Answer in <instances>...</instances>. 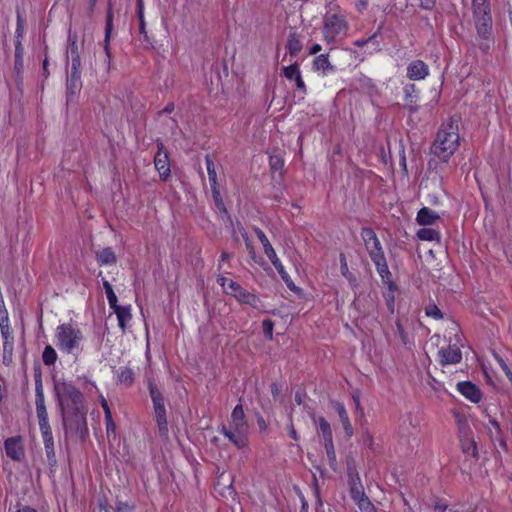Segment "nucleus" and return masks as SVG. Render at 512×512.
Segmentation results:
<instances>
[{"instance_id":"obj_1","label":"nucleus","mask_w":512,"mask_h":512,"mask_svg":"<svg viewBox=\"0 0 512 512\" xmlns=\"http://www.w3.org/2000/svg\"><path fill=\"white\" fill-rule=\"evenodd\" d=\"M55 392L64 429L87 434V407L83 393L71 382L57 383Z\"/></svg>"},{"instance_id":"obj_2","label":"nucleus","mask_w":512,"mask_h":512,"mask_svg":"<svg viewBox=\"0 0 512 512\" xmlns=\"http://www.w3.org/2000/svg\"><path fill=\"white\" fill-rule=\"evenodd\" d=\"M35 407L47 462L51 468H54L57 465L55 443L49 423L41 378L35 380Z\"/></svg>"},{"instance_id":"obj_3","label":"nucleus","mask_w":512,"mask_h":512,"mask_svg":"<svg viewBox=\"0 0 512 512\" xmlns=\"http://www.w3.org/2000/svg\"><path fill=\"white\" fill-rule=\"evenodd\" d=\"M459 119L451 117L440 127L432 145V153L443 161H447L459 146Z\"/></svg>"},{"instance_id":"obj_4","label":"nucleus","mask_w":512,"mask_h":512,"mask_svg":"<svg viewBox=\"0 0 512 512\" xmlns=\"http://www.w3.org/2000/svg\"><path fill=\"white\" fill-rule=\"evenodd\" d=\"M219 432L238 449H243L248 446L249 426L241 403L234 407L229 425H222Z\"/></svg>"},{"instance_id":"obj_5","label":"nucleus","mask_w":512,"mask_h":512,"mask_svg":"<svg viewBox=\"0 0 512 512\" xmlns=\"http://www.w3.org/2000/svg\"><path fill=\"white\" fill-rule=\"evenodd\" d=\"M347 30L348 24L339 5L328 4L322 28L324 39L327 43H336L346 35Z\"/></svg>"},{"instance_id":"obj_6","label":"nucleus","mask_w":512,"mask_h":512,"mask_svg":"<svg viewBox=\"0 0 512 512\" xmlns=\"http://www.w3.org/2000/svg\"><path fill=\"white\" fill-rule=\"evenodd\" d=\"M55 341L61 352L77 357L83 350L84 334L73 324L62 323L56 328Z\"/></svg>"},{"instance_id":"obj_7","label":"nucleus","mask_w":512,"mask_h":512,"mask_svg":"<svg viewBox=\"0 0 512 512\" xmlns=\"http://www.w3.org/2000/svg\"><path fill=\"white\" fill-rule=\"evenodd\" d=\"M458 432L463 453L478 459L477 444L472 436V431L466 420H458Z\"/></svg>"},{"instance_id":"obj_8","label":"nucleus","mask_w":512,"mask_h":512,"mask_svg":"<svg viewBox=\"0 0 512 512\" xmlns=\"http://www.w3.org/2000/svg\"><path fill=\"white\" fill-rule=\"evenodd\" d=\"M4 449L7 457L15 462H21L25 459L24 439L20 435L6 438Z\"/></svg>"},{"instance_id":"obj_9","label":"nucleus","mask_w":512,"mask_h":512,"mask_svg":"<svg viewBox=\"0 0 512 512\" xmlns=\"http://www.w3.org/2000/svg\"><path fill=\"white\" fill-rule=\"evenodd\" d=\"M361 237L365 243L366 250L368 251L371 259L384 254L381 243L376 233L371 228H362Z\"/></svg>"},{"instance_id":"obj_10","label":"nucleus","mask_w":512,"mask_h":512,"mask_svg":"<svg viewBox=\"0 0 512 512\" xmlns=\"http://www.w3.org/2000/svg\"><path fill=\"white\" fill-rule=\"evenodd\" d=\"M157 148V152L154 156V165L159 172L160 179L166 181L171 174L169 157L162 142L157 143Z\"/></svg>"},{"instance_id":"obj_11","label":"nucleus","mask_w":512,"mask_h":512,"mask_svg":"<svg viewBox=\"0 0 512 512\" xmlns=\"http://www.w3.org/2000/svg\"><path fill=\"white\" fill-rule=\"evenodd\" d=\"M0 330L3 339V361H11L14 349V336L9 322L0 323Z\"/></svg>"},{"instance_id":"obj_12","label":"nucleus","mask_w":512,"mask_h":512,"mask_svg":"<svg viewBox=\"0 0 512 512\" xmlns=\"http://www.w3.org/2000/svg\"><path fill=\"white\" fill-rule=\"evenodd\" d=\"M322 436L325 441V449H326L327 458H328L330 467L334 471H336L337 470V460H336L334 445L332 442V432H331L329 423L326 422L323 418H322Z\"/></svg>"},{"instance_id":"obj_13","label":"nucleus","mask_w":512,"mask_h":512,"mask_svg":"<svg viewBox=\"0 0 512 512\" xmlns=\"http://www.w3.org/2000/svg\"><path fill=\"white\" fill-rule=\"evenodd\" d=\"M477 35L482 40H488L492 30V18L490 11L485 14H474Z\"/></svg>"},{"instance_id":"obj_14","label":"nucleus","mask_w":512,"mask_h":512,"mask_svg":"<svg viewBox=\"0 0 512 512\" xmlns=\"http://www.w3.org/2000/svg\"><path fill=\"white\" fill-rule=\"evenodd\" d=\"M439 363L443 366L457 364L462 360V352L456 345H448L438 351Z\"/></svg>"},{"instance_id":"obj_15","label":"nucleus","mask_w":512,"mask_h":512,"mask_svg":"<svg viewBox=\"0 0 512 512\" xmlns=\"http://www.w3.org/2000/svg\"><path fill=\"white\" fill-rule=\"evenodd\" d=\"M82 88L81 74L70 73L66 83L67 103L73 102Z\"/></svg>"},{"instance_id":"obj_16","label":"nucleus","mask_w":512,"mask_h":512,"mask_svg":"<svg viewBox=\"0 0 512 512\" xmlns=\"http://www.w3.org/2000/svg\"><path fill=\"white\" fill-rule=\"evenodd\" d=\"M458 391L473 403L480 402L482 392L480 389L470 381L459 382L457 384Z\"/></svg>"},{"instance_id":"obj_17","label":"nucleus","mask_w":512,"mask_h":512,"mask_svg":"<svg viewBox=\"0 0 512 512\" xmlns=\"http://www.w3.org/2000/svg\"><path fill=\"white\" fill-rule=\"evenodd\" d=\"M153 409H154L155 422L158 427L159 436L163 439H167L168 434H169V428H168V421H167L166 406L163 405V406L153 407Z\"/></svg>"},{"instance_id":"obj_18","label":"nucleus","mask_w":512,"mask_h":512,"mask_svg":"<svg viewBox=\"0 0 512 512\" xmlns=\"http://www.w3.org/2000/svg\"><path fill=\"white\" fill-rule=\"evenodd\" d=\"M153 409H154L155 422L158 427L159 436L163 439H167L168 434H169V428H168V421H167L166 406L163 405V406L153 407Z\"/></svg>"},{"instance_id":"obj_19","label":"nucleus","mask_w":512,"mask_h":512,"mask_svg":"<svg viewBox=\"0 0 512 512\" xmlns=\"http://www.w3.org/2000/svg\"><path fill=\"white\" fill-rule=\"evenodd\" d=\"M429 74L428 65L422 60H414L407 67V77L411 80H422Z\"/></svg>"},{"instance_id":"obj_20","label":"nucleus","mask_w":512,"mask_h":512,"mask_svg":"<svg viewBox=\"0 0 512 512\" xmlns=\"http://www.w3.org/2000/svg\"><path fill=\"white\" fill-rule=\"evenodd\" d=\"M113 18H114L113 10H112L111 5L109 4V7L107 9V14H106L105 36H104V52H105L109 62L111 59L110 40H111V36H112V31H113Z\"/></svg>"},{"instance_id":"obj_21","label":"nucleus","mask_w":512,"mask_h":512,"mask_svg":"<svg viewBox=\"0 0 512 512\" xmlns=\"http://www.w3.org/2000/svg\"><path fill=\"white\" fill-rule=\"evenodd\" d=\"M115 381L117 384L131 387L135 382V372L127 366H120L115 370Z\"/></svg>"},{"instance_id":"obj_22","label":"nucleus","mask_w":512,"mask_h":512,"mask_svg":"<svg viewBox=\"0 0 512 512\" xmlns=\"http://www.w3.org/2000/svg\"><path fill=\"white\" fill-rule=\"evenodd\" d=\"M100 403L104 411V417H105V426H106V433L107 436H113L116 437V424L112 417V412L109 407L108 401L105 399L104 396L100 397Z\"/></svg>"},{"instance_id":"obj_23","label":"nucleus","mask_w":512,"mask_h":512,"mask_svg":"<svg viewBox=\"0 0 512 512\" xmlns=\"http://www.w3.org/2000/svg\"><path fill=\"white\" fill-rule=\"evenodd\" d=\"M342 51H339L337 47H332L330 51L326 54H322V70H333L338 65V56L342 54Z\"/></svg>"},{"instance_id":"obj_24","label":"nucleus","mask_w":512,"mask_h":512,"mask_svg":"<svg viewBox=\"0 0 512 512\" xmlns=\"http://www.w3.org/2000/svg\"><path fill=\"white\" fill-rule=\"evenodd\" d=\"M439 219V214L428 207L421 208L416 218L417 223L422 226L433 225Z\"/></svg>"},{"instance_id":"obj_25","label":"nucleus","mask_w":512,"mask_h":512,"mask_svg":"<svg viewBox=\"0 0 512 512\" xmlns=\"http://www.w3.org/2000/svg\"><path fill=\"white\" fill-rule=\"evenodd\" d=\"M283 75L288 80H294L297 88L303 89L305 87L304 81L301 77V73L299 70V65L297 63L284 67Z\"/></svg>"},{"instance_id":"obj_26","label":"nucleus","mask_w":512,"mask_h":512,"mask_svg":"<svg viewBox=\"0 0 512 512\" xmlns=\"http://www.w3.org/2000/svg\"><path fill=\"white\" fill-rule=\"evenodd\" d=\"M117 316L118 325L122 331H125L127 323L131 320V307L118 305L112 309Z\"/></svg>"},{"instance_id":"obj_27","label":"nucleus","mask_w":512,"mask_h":512,"mask_svg":"<svg viewBox=\"0 0 512 512\" xmlns=\"http://www.w3.org/2000/svg\"><path fill=\"white\" fill-rule=\"evenodd\" d=\"M96 261L100 266L113 265L117 262V257L112 248L107 247L96 252Z\"/></svg>"},{"instance_id":"obj_28","label":"nucleus","mask_w":512,"mask_h":512,"mask_svg":"<svg viewBox=\"0 0 512 512\" xmlns=\"http://www.w3.org/2000/svg\"><path fill=\"white\" fill-rule=\"evenodd\" d=\"M334 408L340 418V421L343 425V428H344L347 436L351 437L353 434V428L350 423V420H349V417H348L345 407L341 403H335Z\"/></svg>"},{"instance_id":"obj_29","label":"nucleus","mask_w":512,"mask_h":512,"mask_svg":"<svg viewBox=\"0 0 512 512\" xmlns=\"http://www.w3.org/2000/svg\"><path fill=\"white\" fill-rule=\"evenodd\" d=\"M24 48L21 40L15 41V55H14V69L15 72L19 75L23 72L24 69Z\"/></svg>"},{"instance_id":"obj_30","label":"nucleus","mask_w":512,"mask_h":512,"mask_svg":"<svg viewBox=\"0 0 512 512\" xmlns=\"http://www.w3.org/2000/svg\"><path fill=\"white\" fill-rule=\"evenodd\" d=\"M371 260L375 264V266L377 268V272L381 276L382 280L389 281L391 278V272L389 271L384 254L380 255L374 259H371Z\"/></svg>"},{"instance_id":"obj_31","label":"nucleus","mask_w":512,"mask_h":512,"mask_svg":"<svg viewBox=\"0 0 512 512\" xmlns=\"http://www.w3.org/2000/svg\"><path fill=\"white\" fill-rule=\"evenodd\" d=\"M148 390L151 397L153 407L165 405V399L162 392L158 389L157 385L152 381L148 380Z\"/></svg>"},{"instance_id":"obj_32","label":"nucleus","mask_w":512,"mask_h":512,"mask_svg":"<svg viewBox=\"0 0 512 512\" xmlns=\"http://www.w3.org/2000/svg\"><path fill=\"white\" fill-rule=\"evenodd\" d=\"M243 239H244V242H245V246H246V250L249 254V257L251 258V260L255 263V264H258L260 266H262L264 264V260H263V257L257 255L256 251H255V248L252 244V241L250 240V238L248 237L246 231L242 232L241 233Z\"/></svg>"},{"instance_id":"obj_33","label":"nucleus","mask_w":512,"mask_h":512,"mask_svg":"<svg viewBox=\"0 0 512 512\" xmlns=\"http://www.w3.org/2000/svg\"><path fill=\"white\" fill-rule=\"evenodd\" d=\"M286 48L292 57L297 56L299 52L302 50V44L296 33H290L287 40Z\"/></svg>"},{"instance_id":"obj_34","label":"nucleus","mask_w":512,"mask_h":512,"mask_svg":"<svg viewBox=\"0 0 512 512\" xmlns=\"http://www.w3.org/2000/svg\"><path fill=\"white\" fill-rule=\"evenodd\" d=\"M417 237L424 241H437L440 242L441 235L439 231L433 228H421L417 232Z\"/></svg>"},{"instance_id":"obj_35","label":"nucleus","mask_w":512,"mask_h":512,"mask_svg":"<svg viewBox=\"0 0 512 512\" xmlns=\"http://www.w3.org/2000/svg\"><path fill=\"white\" fill-rule=\"evenodd\" d=\"M58 355L51 345H46L42 352V361L45 366H52L56 363Z\"/></svg>"},{"instance_id":"obj_36","label":"nucleus","mask_w":512,"mask_h":512,"mask_svg":"<svg viewBox=\"0 0 512 512\" xmlns=\"http://www.w3.org/2000/svg\"><path fill=\"white\" fill-rule=\"evenodd\" d=\"M211 192H212V197H213V200H214V203H215V206H216L217 210L220 213L228 215V211H227V209L225 207L224 201H223L221 193H220L219 185L212 186L211 187Z\"/></svg>"},{"instance_id":"obj_37","label":"nucleus","mask_w":512,"mask_h":512,"mask_svg":"<svg viewBox=\"0 0 512 512\" xmlns=\"http://www.w3.org/2000/svg\"><path fill=\"white\" fill-rule=\"evenodd\" d=\"M269 165L272 173L279 172L282 175L284 167V159L280 154H271L269 156Z\"/></svg>"},{"instance_id":"obj_38","label":"nucleus","mask_w":512,"mask_h":512,"mask_svg":"<svg viewBox=\"0 0 512 512\" xmlns=\"http://www.w3.org/2000/svg\"><path fill=\"white\" fill-rule=\"evenodd\" d=\"M205 164H206V169H207V173H208L210 187L217 186L218 182H217V173H216L215 165H214L212 158L209 155H206V157H205Z\"/></svg>"},{"instance_id":"obj_39","label":"nucleus","mask_w":512,"mask_h":512,"mask_svg":"<svg viewBox=\"0 0 512 512\" xmlns=\"http://www.w3.org/2000/svg\"><path fill=\"white\" fill-rule=\"evenodd\" d=\"M238 302L256 308L260 302V299L254 293L245 290L239 298Z\"/></svg>"},{"instance_id":"obj_40","label":"nucleus","mask_w":512,"mask_h":512,"mask_svg":"<svg viewBox=\"0 0 512 512\" xmlns=\"http://www.w3.org/2000/svg\"><path fill=\"white\" fill-rule=\"evenodd\" d=\"M340 269L342 275L350 282L352 285H356L357 280L354 275L349 271L346 257L343 253L340 254Z\"/></svg>"},{"instance_id":"obj_41","label":"nucleus","mask_w":512,"mask_h":512,"mask_svg":"<svg viewBox=\"0 0 512 512\" xmlns=\"http://www.w3.org/2000/svg\"><path fill=\"white\" fill-rule=\"evenodd\" d=\"M217 283L223 288L226 294L227 292L234 291L239 286V283L236 281L222 275L217 277Z\"/></svg>"},{"instance_id":"obj_42","label":"nucleus","mask_w":512,"mask_h":512,"mask_svg":"<svg viewBox=\"0 0 512 512\" xmlns=\"http://www.w3.org/2000/svg\"><path fill=\"white\" fill-rule=\"evenodd\" d=\"M490 437L492 441L498 442L499 446L506 451L507 450V443L505 440V437L503 435V432L501 429L493 431L492 429L489 430Z\"/></svg>"},{"instance_id":"obj_43","label":"nucleus","mask_w":512,"mask_h":512,"mask_svg":"<svg viewBox=\"0 0 512 512\" xmlns=\"http://www.w3.org/2000/svg\"><path fill=\"white\" fill-rule=\"evenodd\" d=\"M351 496L353 498V500L356 502L357 500H360L362 499L365 495L364 491H363V487H362V484L361 482H355V481H351Z\"/></svg>"},{"instance_id":"obj_44","label":"nucleus","mask_w":512,"mask_h":512,"mask_svg":"<svg viewBox=\"0 0 512 512\" xmlns=\"http://www.w3.org/2000/svg\"><path fill=\"white\" fill-rule=\"evenodd\" d=\"M472 5L474 14H485V11H490L488 0H472Z\"/></svg>"},{"instance_id":"obj_45","label":"nucleus","mask_w":512,"mask_h":512,"mask_svg":"<svg viewBox=\"0 0 512 512\" xmlns=\"http://www.w3.org/2000/svg\"><path fill=\"white\" fill-rule=\"evenodd\" d=\"M347 472H348L349 482L350 483H351V481L360 482V477H359V474L357 473V471L355 469V465H354V460L353 459H348L347 460Z\"/></svg>"},{"instance_id":"obj_46","label":"nucleus","mask_w":512,"mask_h":512,"mask_svg":"<svg viewBox=\"0 0 512 512\" xmlns=\"http://www.w3.org/2000/svg\"><path fill=\"white\" fill-rule=\"evenodd\" d=\"M416 86L414 84H408L404 87V94L406 102L416 103Z\"/></svg>"},{"instance_id":"obj_47","label":"nucleus","mask_w":512,"mask_h":512,"mask_svg":"<svg viewBox=\"0 0 512 512\" xmlns=\"http://www.w3.org/2000/svg\"><path fill=\"white\" fill-rule=\"evenodd\" d=\"M425 313L428 317H432L436 320H440L443 318L441 310L435 304H429L425 308Z\"/></svg>"},{"instance_id":"obj_48","label":"nucleus","mask_w":512,"mask_h":512,"mask_svg":"<svg viewBox=\"0 0 512 512\" xmlns=\"http://www.w3.org/2000/svg\"><path fill=\"white\" fill-rule=\"evenodd\" d=\"M137 14L139 18L140 33H145L144 7L142 0L137 1Z\"/></svg>"},{"instance_id":"obj_49","label":"nucleus","mask_w":512,"mask_h":512,"mask_svg":"<svg viewBox=\"0 0 512 512\" xmlns=\"http://www.w3.org/2000/svg\"><path fill=\"white\" fill-rule=\"evenodd\" d=\"M493 355H494V358L497 361V363L500 365V367L504 371V373L507 376V378L510 381H512V371L510 370V368L506 364L505 360L499 354H497V353H493Z\"/></svg>"},{"instance_id":"obj_50","label":"nucleus","mask_w":512,"mask_h":512,"mask_svg":"<svg viewBox=\"0 0 512 512\" xmlns=\"http://www.w3.org/2000/svg\"><path fill=\"white\" fill-rule=\"evenodd\" d=\"M356 503L358 504V507L362 512H372L373 511V505L367 496H364L362 499L357 500Z\"/></svg>"},{"instance_id":"obj_51","label":"nucleus","mask_w":512,"mask_h":512,"mask_svg":"<svg viewBox=\"0 0 512 512\" xmlns=\"http://www.w3.org/2000/svg\"><path fill=\"white\" fill-rule=\"evenodd\" d=\"M68 41H69V52H70L71 58H73L75 56H80L76 37H72L71 35H69Z\"/></svg>"},{"instance_id":"obj_52","label":"nucleus","mask_w":512,"mask_h":512,"mask_svg":"<svg viewBox=\"0 0 512 512\" xmlns=\"http://www.w3.org/2000/svg\"><path fill=\"white\" fill-rule=\"evenodd\" d=\"M396 329H397L398 335H399L402 343L405 346H407L409 344V339H408V336H407L406 332L404 331V328H403L400 320L396 321Z\"/></svg>"},{"instance_id":"obj_53","label":"nucleus","mask_w":512,"mask_h":512,"mask_svg":"<svg viewBox=\"0 0 512 512\" xmlns=\"http://www.w3.org/2000/svg\"><path fill=\"white\" fill-rule=\"evenodd\" d=\"M70 73L81 74V58L75 56L71 58V70Z\"/></svg>"},{"instance_id":"obj_54","label":"nucleus","mask_w":512,"mask_h":512,"mask_svg":"<svg viewBox=\"0 0 512 512\" xmlns=\"http://www.w3.org/2000/svg\"><path fill=\"white\" fill-rule=\"evenodd\" d=\"M16 40H21L24 35V25L21 15L18 13L17 25L15 30Z\"/></svg>"},{"instance_id":"obj_55","label":"nucleus","mask_w":512,"mask_h":512,"mask_svg":"<svg viewBox=\"0 0 512 512\" xmlns=\"http://www.w3.org/2000/svg\"><path fill=\"white\" fill-rule=\"evenodd\" d=\"M9 322L8 311L5 307L2 294H0V323Z\"/></svg>"},{"instance_id":"obj_56","label":"nucleus","mask_w":512,"mask_h":512,"mask_svg":"<svg viewBox=\"0 0 512 512\" xmlns=\"http://www.w3.org/2000/svg\"><path fill=\"white\" fill-rule=\"evenodd\" d=\"M255 234L259 241L261 242L263 248L267 245L271 244L269 239L267 238L266 234L258 227H254Z\"/></svg>"},{"instance_id":"obj_57","label":"nucleus","mask_w":512,"mask_h":512,"mask_svg":"<svg viewBox=\"0 0 512 512\" xmlns=\"http://www.w3.org/2000/svg\"><path fill=\"white\" fill-rule=\"evenodd\" d=\"M264 250V253L266 254V256L269 258V260L271 261V263L273 264V261H277L279 258L273 248V246L271 244L267 245L266 247L263 248Z\"/></svg>"},{"instance_id":"obj_58","label":"nucleus","mask_w":512,"mask_h":512,"mask_svg":"<svg viewBox=\"0 0 512 512\" xmlns=\"http://www.w3.org/2000/svg\"><path fill=\"white\" fill-rule=\"evenodd\" d=\"M280 277L283 280V282L286 284V286L289 290H291V291L297 290L296 285L294 284L293 280L291 279V277L289 276L287 271L285 272V274L280 275Z\"/></svg>"},{"instance_id":"obj_59","label":"nucleus","mask_w":512,"mask_h":512,"mask_svg":"<svg viewBox=\"0 0 512 512\" xmlns=\"http://www.w3.org/2000/svg\"><path fill=\"white\" fill-rule=\"evenodd\" d=\"M273 322L269 319H266L263 321V331L265 333L266 336H268L269 338L272 337V332H273Z\"/></svg>"},{"instance_id":"obj_60","label":"nucleus","mask_w":512,"mask_h":512,"mask_svg":"<svg viewBox=\"0 0 512 512\" xmlns=\"http://www.w3.org/2000/svg\"><path fill=\"white\" fill-rule=\"evenodd\" d=\"M106 297H107L110 309H113L116 306H118V299H117V296L114 291L113 292L109 291V293L106 294Z\"/></svg>"},{"instance_id":"obj_61","label":"nucleus","mask_w":512,"mask_h":512,"mask_svg":"<svg viewBox=\"0 0 512 512\" xmlns=\"http://www.w3.org/2000/svg\"><path fill=\"white\" fill-rule=\"evenodd\" d=\"M447 508H448L447 503H445L439 499L435 500V503L433 505V509L435 512H444V511H446Z\"/></svg>"},{"instance_id":"obj_62","label":"nucleus","mask_w":512,"mask_h":512,"mask_svg":"<svg viewBox=\"0 0 512 512\" xmlns=\"http://www.w3.org/2000/svg\"><path fill=\"white\" fill-rule=\"evenodd\" d=\"M134 508L133 505H129L127 502H118L117 504V510L119 512H133Z\"/></svg>"},{"instance_id":"obj_63","label":"nucleus","mask_w":512,"mask_h":512,"mask_svg":"<svg viewBox=\"0 0 512 512\" xmlns=\"http://www.w3.org/2000/svg\"><path fill=\"white\" fill-rule=\"evenodd\" d=\"M381 28H382V26H380L378 28V31L376 33H374L372 36H370L369 38L360 39V40L355 41L354 45L357 46V47L365 46L369 41H371L373 38H375L378 35V33L380 32Z\"/></svg>"},{"instance_id":"obj_64","label":"nucleus","mask_w":512,"mask_h":512,"mask_svg":"<svg viewBox=\"0 0 512 512\" xmlns=\"http://www.w3.org/2000/svg\"><path fill=\"white\" fill-rule=\"evenodd\" d=\"M233 258V254L232 253H229V252H226V251H223L220 255V259H219V264H218V269L221 270L222 269V265L225 261H229L230 259Z\"/></svg>"}]
</instances>
